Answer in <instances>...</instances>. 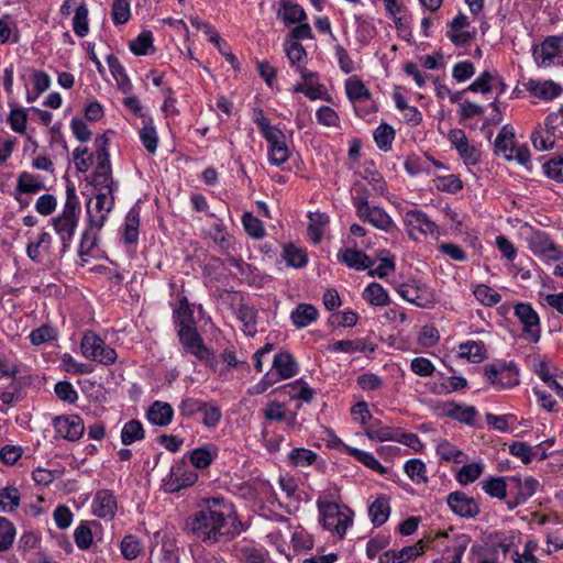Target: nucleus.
I'll return each instance as SVG.
<instances>
[{
	"mask_svg": "<svg viewBox=\"0 0 563 563\" xmlns=\"http://www.w3.org/2000/svg\"><path fill=\"white\" fill-rule=\"evenodd\" d=\"M303 86L305 96L310 100L325 99L328 96L324 85L320 82L319 74L307 68H298Z\"/></svg>",
	"mask_w": 563,
	"mask_h": 563,
	"instance_id": "29",
	"label": "nucleus"
},
{
	"mask_svg": "<svg viewBox=\"0 0 563 563\" xmlns=\"http://www.w3.org/2000/svg\"><path fill=\"white\" fill-rule=\"evenodd\" d=\"M515 316L522 325L523 338L532 343L539 342L541 336L540 318L531 305L517 303L515 306Z\"/></svg>",
	"mask_w": 563,
	"mask_h": 563,
	"instance_id": "18",
	"label": "nucleus"
},
{
	"mask_svg": "<svg viewBox=\"0 0 563 563\" xmlns=\"http://www.w3.org/2000/svg\"><path fill=\"white\" fill-rule=\"evenodd\" d=\"M523 87L532 96L543 100H552L559 97L562 91L561 87L552 80L528 79L523 82Z\"/></svg>",
	"mask_w": 563,
	"mask_h": 563,
	"instance_id": "30",
	"label": "nucleus"
},
{
	"mask_svg": "<svg viewBox=\"0 0 563 563\" xmlns=\"http://www.w3.org/2000/svg\"><path fill=\"white\" fill-rule=\"evenodd\" d=\"M319 317L318 309L311 303H299L291 312L290 320L292 324L302 329L313 323Z\"/></svg>",
	"mask_w": 563,
	"mask_h": 563,
	"instance_id": "38",
	"label": "nucleus"
},
{
	"mask_svg": "<svg viewBox=\"0 0 563 563\" xmlns=\"http://www.w3.org/2000/svg\"><path fill=\"white\" fill-rule=\"evenodd\" d=\"M435 453L441 462L462 464L467 461V455L455 444L445 439L437 443Z\"/></svg>",
	"mask_w": 563,
	"mask_h": 563,
	"instance_id": "36",
	"label": "nucleus"
},
{
	"mask_svg": "<svg viewBox=\"0 0 563 563\" xmlns=\"http://www.w3.org/2000/svg\"><path fill=\"white\" fill-rule=\"evenodd\" d=\"M463 466L456 472L455 479L462 486L476 482L484 473L485 464L482 461L462 463Z\"/></svg>",
	"mask_w": 563,
	"mask_h": 563,
	"instance_id": "45",
	"label": "nucleus"
},
{
	"mask_svg": "<svg viewBox=\"0 0 563 563\" xmlns=\"http://www.w3.org/2000/svg\"><path fill=\"white\" fill-rule=\"evenodd\" d=\"M285 52L291 67L296 73H298V68H307V52L299 42L294 41L289 44H286Z\"/></svg>",
	"mask_w": 563,
	"mask_h": 563,
	"instance_id": "59",
	"label": "nucleus"
},
{
	"mask_svg": "<svg viewBox=\"0 0 563 563\" xmlns=\"http://www.w3.org/2000/svg\"><path fill=\"white\" fill-rule=\"evenodd\" d=\"M277 16L286 24L301 23L307 20V14L301 5L287 0H280V9Z\"/></svg>",
	"mask_w": 563,
	"mask_h": 563,
	"instance_id": "44",
	"label": "nucleus"
},
{
	"mask_svg": "<svg viewBox=\"0 0 563 563\" xmlns=\"http://www.w3.org/2000/svg\"><path fill=\"white\" fill-rule=\"evenodd\" d=\"M496 153L507 161H516L520 165H527L531 161V154L527 145L518 144L515 134L504 126L495 140Z\"/></svg>",
	"mask_w": 563,
	"mask_h": 563,
	"instance_id": "9",
	"label": "nucleus"
},
{
	"mask_svg": "<svg viewBox=\"0 0 563 563\" xmlns=\"http://www.w3.org/2000/svg\"><path fill=\"white\" fill-rule=\"evenodd\" d=\"M143 549V542L133 534L125 536L120 543L121 554L128 561L137 559Z\"/></svg>",
	"mask_w": 563,
	"mask_h": 563,
	"instance_id": "60",
	"label": "nucleus"
},
{
	"mask_svg": "<svg viewBox=\"0 0 563 563\" xmlns=\"http://www.w3.org/2000/svg\"><path fill=\"white\" fill-rule=\"evenodd\" d=\"M139 137L146 152L154 155L157 151L159 139L152 117H143L139 128Z\"/></svg>",
	"mask_w": 563,
	"mask_h": 563,
	"instance_id": "31",
	"label": "nucleus"
},
{
	"mask_svg": "<svg viewBox=\"0 0 563 563\" xmlns=\"http://www.w3.org/2000/svg\"><path fill=\"white\" fill-rule=\"evenodd\" d=\"M58 338V332L55 328L48 324H43L29 334L30 342L33 346H40L45 343H52Z\"/></svg>",
	"mask_w": 563,
	"mask_h": 563,
	"instance_id": "61",
	"label": "nucleus"
},
{
	"mask_svg": "<svg viewBox=\"0 0 563 563\" xmlns=\"http://www.w3.org/2000/svg\"><path fill=\"white\" fill-rule=\"evenodd\" d=\"M476 35V27L471 25L468 16L457 14L449 24L446 36L456 46L470 43Z\"/></svg>",
	"mask_w": 563,
	"mask_h": 563,
	"instance_id": "22",
	"label": "nucleus"
},
{
	"mask_svg": "<svg viewBox=\"0 0 563 563\" xmlns=\"http://www.w3.org/2000/svg\"><path fill=\"white\" fill-rule=\"evenodd\" d=\"M308 218V235L312 243L317 244L325 233L329 224V217L322 212H310Z\"/></svg>",
	"mask_w": 563,
	"mask_h": 563,
	"instance_id": "47",
	"label": "nucleus"
},
{
	"mask_svg": "<svg viewBox=\"0 0 563 563\" xmlns=\"http://www.w3.org/2000/svg\"><path fill=\"white\" fill-rule=\"evenodd\" d=\"M107 144L106 135H98L95 139L97 166L91 175L90 184L92 188L118 187L112 177L109 153L106 148Z\"/></svg>",
	"mask_w": 563,
	"mask_h": 563,
	"instance_id": "8",
	"label": "nucleus"
},
{
	"mask_svg": "<svg viewBox=\"0 0 563 563\" xmlns=\"http://www.w3.org/2000/svg\"><path fill=\"white\" fill-rule=\"evenodd\" d=\"M445 538L448 540L441 554L433 560V563H462V558L470 545L471 537L465 533H457L451 538L446 532H438L431 543Z\"/></svg>",
	"mask_w": 563,
	"mask_h": 563,
	"instance_id": "11",
	"label": "nucleus"
},
{
	"mask_svg": "<svg viewBox=\"0 0 563 563\" xmlns=\"http://www.w3.org/2000/svg\"><path fill=\"white\" fill-rule=\"evenodd\" d=\"M355 37L363 45L369 44L377 35V29L371 16L355 13Z\"/></svg>",
	"mask_w": 563,
	"mask_h": 563,
	"instance_id": "33",
	"label": "nucleus"
},
{
	"mask_svg": "<svg viewBox=\"0 0 563 563\" xmlns=\"http://www.w3.org/2000/svg\"><path fill=\"white\" fill-rule=\"evenodd\" d=\"M185 528L196 539L210 544L232 540L245 530L234 505L223 497L202 499Z\"/></svg>",
	"mask_w": 563,
	"mask_h": 563,
	"instance_id": "1",
	"label": "nucleus"
},
{
	"mask_svg": "<svg viewBox=\"0 0 563 563\" xmlns=\"http://www.w3.org/2000/svg\"><path fill=\"white\" fill-rule=\"evenodd\" d=\"M53 238L48 232H42L35 242H30L26 247L27 256L34 262H42L43 254L49 252Z\"/></svg>",
	"mask_w": 563,
	"mask_h": 563,
	"instance_id": "50",
	"label": "nucleus"
},
{
	"mask_svg": "<svg viewBox=\"0 0 563 563\" xmlns=\"http://www.w3.org/2000/svg\"><path fill=\"white\" fill-rule=\"evenodd\" d=\"M371 246V240H362L361 243H357L349 238L346 246L339 251L338 260L350 268L364 271L373 265V261L360 249H369Z\"/></svg>",
	"mask_w": 563,
	"mask_h": 563,
	"instance_id": "14",
	"label": "nucleus"
},
{
	"mask_svg": "<svg viewBox=\"0 0 563 563\" xmlns=\"http://www.w3.org/2000/svg\"><path fill=\"white\" fill-rule=\"evenodd\" d=\"M334 444L343 449L346 454L353 456L356 461H358L369 470L382 475L387 473V468L380 464V462L374 456L373 453L356 448H352L342 442L339 438H335Z\"/></svg>",
	"mask_w": 563,
	"mask_h": 563,
	"instance_id": "28",
	"label": "nucleus"
},
{
	"mask_svg": "<svg viewBox=\"0 0 563 563\" xmlns=\"http://www.w3.org/2000/svg\"><path fill=\"white\" fill-rule=\"evenodd\" d=\"M390 515L389 498L379 495L368 507V516L374 526L379 527L387 521Z\"/></svg>",
	"mask_w": 563,
	"mask_h": 563,
	"instance_id": "43",
	"label": "nucleus"
},
{
	"mask_svg": "<svg viewBox=\"0 0 563 563\" xmlns=\"http://www.w3.org/2000/svg\"><path fill=\"white\" fill-rule=\"evenodd\" d=\"M219 449L214 444H207L189 453L190 465L194 468H206L218 456Z\"/></svg>",
	"mask_w": 563,
	"mask_h": 563,
	"instance_id": "42",
	"label": "nucleus"
},
{
	"mask_svg": "<svg viewBox=\"0 0 563 563\" xmlns=\"http://www.w3.org/2000/svg\"><path fill=\"white\" fill-rule=\"evenodd\" d=\"M276 391H279L290 399H300L310 402L313 398L314 391L302 379H296L291 383L280 386Z\"/></svg>",
	"mask_w": 563,
	"mask_h": 563,
	"instance_id": "41",
	"label": "nucleus"
},
{
	"mask_svg": "<svg viewBox=\"0 0 563 563\" xmlns=\"http://www.w3.org/2000/svg\"><path fill=\"white\" fill-rule=\"evenodd\" d=\"M402 222L409 239L417 241L418 235L439 239L440 228L420 209H409L402 216Z\"/></svg>",
	"mask_w": 563,
	"mask_h": 563,
	"instance_id": "7",
	"label": "nucleus"
},
{
	"mask_svg": "<svg viewBox=\"0 0 563 563\" xmlns=\"http://www.w3.org/2000/svg\"><path fill=\"white\" fill-rule=\"evenodd\" d=\"M81 205L75 185L68 184L60 212L51 219V225L62 243L60 253H66L79 223Z\"/></svg>",
	"mask_w": 563,
	"mask_h": 563,
	"instance_id": "2",
	"label": "nucleus"
},
{
	"mask_svg": "<svg viewBox=\"0 0 563 563\" xmlns=\"http://www.w3.org/2000/svg\"><path fill=\"white\" fill-rule=\"evenodd\" d=\"M497 85L500 86V92H503L505 87L499 77L489 71H484L467 87V90L472 92L487 93L496 88Z\"/></svg>",
	"mask_w": 563,
	"mask_h": 563,
	"instance_id": "48",
	"label": "nucleus"
},
{
	"mask_svg": "<svg viewBox=\"0 0 563 563\" xmlns=\"http://www.w3.org/2000/svg\"><path fill=\"white\" fill-rule=\"evenodd\" d=\"M448 412L453 419L468 426H475L478 420V412L473 406L454 404Z\"/></svg>",
	"mask_w": 563,
	"mask_h": 563,
	"instance_id": "54",
	"label": "nucleus"
},
{
	"mask_svg": "<svg viewBox=\"0 0 563 563\" xmlns=\"http://www.w3.org/2000/svg\"><path fill=\"white\" fill-rule=\"evenodd\" d=\"M80 354L85 358L104 366H110L118 360L115 350L107 344L100 335L90 330L82 333L80 340Z\"/></svg>",
	"mask_w": 563,
	"mask_h": 563,
	"instance_id": "5",
	"label": "nucleus"
},
{
	"mask_svg": "<svg viewBox=\"0 0 563 563\" xmlns=\"http://www.w3.org/2000/svg\"><path fill=\"white\" fill-rule=\"evenodd\" d=\"M198 479V473L186 461H177L170 468L168 476L164 479L163 486L167 493L179 492L183 488L194 485Z\"/></svg>",
	"mask_w": 563,
	"mask_h": 563,
	"instance_id": "15",
	"label": "nucleus"
},
{
	"mask_svg": "<svg viewBox=\"0 0 563 563\" xmlns=\"http://www.w3.org/2000/svg\"><path fill=\"white\" fill-rule=\"evenodd\" d=\"M431 547L430 539H421L400 550H388L378 556V563H408L422 555Z\"/></svg>",
	"mask_w": 563,
	"mask_h": 563,
	"instance_id": "20",
	"label": "nucleus"
},
{
	"mask_svg": "<svg viewBox=\"0 0 563 563\" xmlns=\"http://www.w3.org/2000/svg\"><path fill=\"white\" fill-rule=\"evenodd\" d=\"M317 508L324 529L343 539L353 525V511L346 506L330 500L325 494L319 495Z\"/></svg>",
	"mask_w": 563,
	"mask_h": 563,
	"instance_id": "3",
	"label": "nucleus"
},
{
	"mask_svg": "<svg viewBox=\"0 0 563 563\" xmlns=\"http://www.w3.org/2000/svg\"><path fill=\"white\" fill-rule=\"evenodd\" d=\"M56 433L68 441L79 440L85 432V424L78 415L59 416L53 422Z\"/></svg>",
	"mask_w": 563,
	"mask_h": 563,
	"instance_id": "24",
	"label": "nucleus"
},
{
	"mask_svg": "<svg viewBox=\"0 0 563 563\" xmlns=\"http://www.w3.org/2000/svg\"><path fill=\"white\" fill-rule=\"evenodd\" d=\"M10 111L7 117V122L11 130L18 134H24L27 126V110L15 103H9Z\"/></svg>",
	"mask_w": 563,
	"mask_h": 563,
	"instance_id": "49",
	"label": "nucleus"
},
{
	"mask_svg": "<svg viewBox=\"0 0 563 563\" xmlns=\"http://www.w3.org/2000/svg\"><path fill=\"white\" fill-rule=\"evenodd\" d=\"M238 319L243 324V332L249 336H254L257 332L256 320L257 311L254 307L242 305L236 311Z\"/></svg>",
	"mask_w": 563,
	"mask_h": 563,
	"instance_id": "53",
	"label": "nucleus"
},
{
	"mask_svg": "<svg viewBox=\"0 0 563 563\" xmlns=\"http://www.w3.org/2000/svg\"><path fill=\"white\" fill-rule=\"evenodd\" d=\"M354 206L357 217L374 228L386 233L397 229L393 218L383 208L371 206L366 199H357Z\"/></svg>",
	"mask_w": 563,
	"mask_h": 563,
	"instance_id": "13",
	"label": "nucleus"
},
{
	"mask_svg": "<svg viewBox=\"0 0 563 563\" xmlns=\"http://www.w3.org/2000/svg\"><path fill=\"white\" fill-rule=\"evenodd\" d=\"M262 413L266 422L285 421L290 427L296 423V415H288L286 406L278 401L267 402L262 409Z\"/></svg>",
	"mask_w": 563,
	"mask_h": 563,
	"instance_id": "39",
	"label": "nucleus"
},
{
	"mask_svg": "<svg viewBox=\"0 0 563 563\" xmlns=\"http://www.w3.org/2000/svg\"><path fill=\"white\" fill-rule=\"evenodd\" d=\"M107 63L110 73L117 82L118 89L124 95L131 93L133 90V85L120 60L115 56L109 55L107 57Z\"/></svg>",
	"mask_w": 563,
	"mask_h": 563,
	"instance_id": "37",
	"label": "nucleus"
},
{
	"mask_svg": "<svg viewBox=\"0 0 563 563\" xmlns=\"http://www.w3.org/2000/svg\"><path fill=\"white\" fill-rule=\"evenodd\" d=\"M363 298L369 305L376 307H384L389 303L388 292L378 283L368 284L363 291Z\"/></svg>",
	"mask_w": 563,
	"mask_h": 563,
	"instance_id": "52",
	"label": "nucleus"
},
{
	"mask_svg": "<svg viewBox=\"0 0 563 563\" xmlns=\"http://www.w3.org/2000/svg\"><path fill=\"white\" fill-rule=\"evenodd\" d=\"M288 459L296 467H307L317 461L318 454L309 449L296 448L289 452Z\"/></svg>",
	"mask_w": 563,
	"mask_h": 563,
	"instance_id": "64",
	"label": "nucleus"
},
{
	"mask_svg": "<svg viewBox=\"0 0 563 563\" xmlns=\"http://www.w3.org/2000/svg\"><path fill=\"white\" fill-rule=\"evenodd\" d=\"M397 292L402 299L419 308H432L437 302L433 290L417 280L401 284Z\"/></svg>",
	"mask_w": 563,
	"mask_h": 563,
	"instance_id": "17",
	"label": "nucleus"
},
{
	"mask_svg": "<svg viewBox=\"0 0 563 563\" xmlns=\"http://www.w3.org/2000/svg\"><path fill=\"white\" fill-rule=\"evenodd\" d=\"M532 367L533 372L539 376V378L544 382L549 387L552 386V383H555L556 380L553 377L552 368L553 365L544 356L537 355L532 360Z\"/></svg>",
	"mask_w": 563,
	"mask_h": 563,
	"instance_id": "63",
	"label": "nucleus"
},
{
	"mask_svg": "<svg viewBox=\"0 0 563 563\" xmlns=\"http://www.w3.org/2000/svg\"><path fill=\"white\" fill-rule=\"evenodd\" d=\"M486 347L483 342L468 340L457 347V356L471 363H481L486 358Z\"/></svg>",
	"mask_w": 563,
	"mask_h": 563,
	"instance_id": "40",
	"label": "nucleus"
},
{
	"mask_svg": "<svg viewBox=\"0 0 563 563\" xmlns=\"http://www.w3.org/2000/svg\"><path fill=\"white\" fill-rule=\"evenodd\" d=\"M178 335L185 353L191 354L206 365L213 366L214 355L205 345L195 327L179 328Z\"/></svg>",
	"mask_w": 563,
	"mask_h": 563,
	"instance_id": "12",
	"label": "nucleus"
},
{
	"mask_svg": "<svg viewBox=\"0 0 563 563\" xmlns=\"http://www.w3.org/2000/svg\"><path fill=\"white\" fill-rule=\"evenodd\" d=\"M87 227L81 234L78 254L84 257L89 255L97 246L99 240V232L103 227H93L91 221L86 217Z\"/></svg>",
	"mask_w": 563,
	"mask_h": 563,
	"instance_id": "46",
	"label": "nucleus"
},
{
	"mask_svg": "<svg viewBox=\"0 0 563 563\" xmlns=\"http://www.w3.org/2000/svg\"><path fill=\"white\" fill-rule=\"evenodd\" d=\"M486 380L497 390L519 384V369L514 362L498 361L484 367Z\"/></svg>",
	"mask_w": 563,
	"mask_h": 563,
	"instance_id": "10",
	"label": "nucleus"
},
{
	"mask_svg": "<svg viewBox=\"0 0 563 563\" xmlns=\"http://www.w3.org/2000/svg\"><path fill=\"white\" fill-rule=\"evenodd\" d=\"M563 122L561 113H550L544 124L538 126L531 134V142L536 150L545 152L554 147L556 143V128L558 124Z\"/></svg>",
	"mask_w": 563,
	"mask_h": 563,
	"instance_id": "16",
	"label": "nucleus"
},
{
	"mask_svg": "<svg viewBox=\"0 0 563 563\" xmlns=\"http://www.w3.org/2000/svg\"><path fill=\"white\" fill-rule=\"evenodd\" d=\"M473 295L476 300L485 307H493L501 300V295L486 284L475 285L473 287Z\"/></svg>",
	"mask_w": 563,
	"mask_h": 563,
	"instance_id": "57",
	"label": "nucleus"
},
{
	"mask_svg": "<svg viewBox=\"0 0 563 563\" xmlns=\"http://www.w3.org/2000/svg\"><path fill=\"white\" fill-rule=\"evenodd\" d=\"M446 503L450 509L460 517L473 518L479 512V506L475 499L463 492L450 493Z\"/></svg>",
	"mask_w": 563,
	"mask_h": 563,
	"instance_id": "25",
	"label": "nucleus"
},
{
	"mask_svg": "<svg viewBox=\"0 0 563 563\" xmlns=\"http://www.w3.org/2000/svg\"><path fill=\"white\" fill-rule=\"evenodd\" d=\"M528 243L530 251L534 255L541 257L544 262H558L563 258V250L554 244L550 236L544 232H534L529 238Z\"/></svg>",
	"mask_w": 563,
	"mask_h": 563,
	"instance_id": "19",
	"label": "nucleus"
},
{
	"mask_svg": "<svg viewBox=\"0 0 563 563\" xmlns=\"http://www.w3.org/2000/svg\"><path fill=\"white\" fill-rule=\"evenodd\" d=\"M344 91L357 115L365 117L376 111L372 92L358 76L353 75L344 80Z\"/></svg>",
	"mask_w": 563,
	"mask_h": 563,
	"instance_id": "6",
	"label": "nucleus"
},
{
	"mask_svg": "<svg viewBox=\"0 0 563 563\" xmlns=\"http://www.w3.org/2000/svg\"><path fill=\"white\" fill-rule=\"evenodd\" d=\"M404 472L415 484H426L428 482L427 465L420 459L408 460L404 465Z\"/></svg>",
	"mask_w": 563,
	"mask_h": 563,
	"instance_id": "56",
	"label": "nucleus"
},
{
	"mask_svg": "<svg viewBox=\"0 0 563 563\" xmlns=\"http://www.w3.org/2000/svg\"><path fill=\"white\" fill-rule=\"evenodd\" d=\"M45 189V184L40 175L29 172H21L16 178L15 198L21 194H36Z\"/></svg>",
	"mask_w": 563,
	"mask_h": 563,
	"instance_id": "34",
	"label": "nucleus"
},
{
	"mask_svg": "<svg viewBox=\"0 0 563 563\" xmlns=\"http://www.w3.org/2000/svg\"><path fill=\"white\" fill-rule=\"evenodd\" d=\"M147 420L155 426H168L174 417V409L168 402L156 400L147 410Z\"/></svg>",
	"mask_w": 563,
	"mask_h": 563,
	"instance_id": "35",
	"label": "nucleus"
},
{
	"mask_svg": "<svg viewBox=\"0 0 563 563\" xmlns=\"http://www.w3.org/2000/svg\"><path fill=\"white\" fill-rule=\"evenodd\" d=\"M277 382L294 377L298 373V364L294 356L287 351H279L275 354L272 369Z\"/></svg>",
	"mask_w": 563,
	"mask_h": 563,
	"instance_id": "26",
	"label": "nucleus"
},
{
	"mask_svg": "<svg viewBox=\"0 0 563 563\" xmlns=\"http://www.w3.org/2000/svg\"><path fill=\"white\" fill-rule=\"evenodd\" d=\"M88 7L81 1L75 9L73 30L78 37H85L89 33Z\"/></svg>",
	"mask_w": 563,
	"mask_h": 563,
	"instance_id": "58",
	"label": "nucleus"
},
{
	"mask_svg": "<svg viewBox=\"0 0 563 563\" xmlns=\"http://www.w3.org/2000/svg\"><path fill=\"white\" fill-rule=\"evenodd\" d=\"M560 36H549L533 48V58L538 66L549 67L556 65Z\"/></svg>",
	"mask_w": 563,
	"mask_h": 563,
	"instance_id": "27",
	"label": "nucleus"
},
{
	"mask_svg": "<svg viewBox=\"0 0 563 563\" xmlns=\"http://www.w3.org/2000/svg\"><path fill=\"white\" fill-rule=\"evenodd\" d=\"M140 208L132 207L124 219L121 228V239L125 244H134L139 240Z\"/></svg>",
	"mask_w": 563,
	"mask_h": 563,
	"instance_id": "32",
	"label": "nucleus"
},
{
	"mask_svg": "<svg viewBox=\"0 0 563 563\" xmlns=\"http://www.w3.org/2000/svg\"><path fill=\"white\" fill-rule=\"evenodd\" d=\"M508 481L518 489V498L521 500H527L540 488L539 481L531 476H527L525 478L510 476Z\"/></svg>",
	"mask_w": 563,
	"mask_h": 563,
	"instance_id": "51",
	"label": "nucleus"
},
{
	"mask_svg": "<svg viewBox=\"0 0 563 563\" xmlns=\"http://www.w3.org/2000/svg\"><path fill=\"white\" fill-rule=\"evenodd\" d=\"M145 431L142 423L139 420H130L124 423L121 430V441L125 445L133 444L144 438Z\"/></svg>",
	"mask_w": 563,
	"mask_h": 563,
	"instance_id": "62",
	"label": "nucleus"
},
{
	"mask_svg": "<svg viewBox=\"0 0 563 563\" xmlns=\"http://www.w3.org/2000/svg\"><path fill=\"white\" fill-rule=\"evenodd\" d=\"M118 510L117 497L110 489H99L91 503L92 514L106 521H111Z\"/></svg>",
	"mask_w": 563,
	"mask_h": 563,
	"instance_id": "23",
	"label": "nucleus"
},
{
	"mask_svg": "<svg viewBox=\"0 0 563 563\" xmlns=\"http://www.w3.org/2000/svg\"><path fill=\"white\" fill-rule=\"evenodd\" d=\"M118 187L93 188L92 197L86 202V216L93 227H103L114 207V191Z\"/></svg>",
	"mask_w": 563,
	"mask_h": 563,
	"instance_id": "4",
	"label": "nucleus"
},
{
	"mask_svg": "<svg viewBox=\"0 0 563 563\" xmlns=\"http://www.w3.org/2000/svg\"><path fill=\"white\" fill-rule=\"evenodd\" d=\"M267 142L268 162L274 166H282L290 156L286 135L278 128L264 136Z\"/></svg>",
	"mask_w": 563,
	"mask_h": 563,
	"instance_id": "21",
	"label": "nucleus"
},
{
	"mask_svg": "<svg viewBox=\"0 0 563 563\" xmlns=\"http://www.w3.org/2000/svg\"><path fill=\"white\" fill-rule=\"evenodd\" d=\"M283 258L287 266L294 268H301L308 263L306 250L294 244H287L284 246Z\"/></svg>",
	"mask_w": 563,
	"mask_h": 563,
	"instance_id": "55",
	"label": "nucleus"
}]
</instances>
